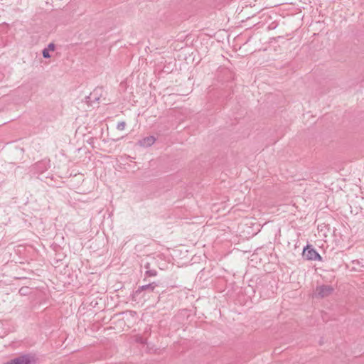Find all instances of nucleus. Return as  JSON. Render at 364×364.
I'll use <instances>...</instances> for the list:
<instances>
[{"instance_id":"obj_1","label":"nucleus","mask_w":364,"mask_h":364,"mask_svg":"<svg viewBox=\"0 0 364 364\" xmlns=\"http://www.w3.org/2000/svg\"><path fill=\"white\" fill-rule=\"evenodd\" d=\"M333 288L330 285H321L316 287L315 290L316 296L324 298L332 294Z\"/></svg>"},{"instance_id":"obj_2","label":"nucleus","mask_w":364,"mask_h":364,"mask_svg":"<svg viewBox=\"0 0 364 364\" xmlns=\"http://www.w3.org/2000/svg\"><path fill=\"white\" fill-rule=\"evenodd\" d=\"M303 257L308 260H318L322 259L321 255L313 248H310L309 246L304 249Z\"/></svg>"},{"instance_id":"obj_3","label":"nucleus","mask_w":364,"mask_h":364,"mask_svg":"<svg viewBox=\"0 0 364 364\" xmlns=\"http://www.w3.org/2000/svg\"><path fill=\"white\" fill-rule=\"evenodd\" d=\"M156 141V139L153 136H149L144 137L141 140H140L138 144L143 147H149L151 146Z\"/></svg>"},{"instance_id":"obj_4","label":"nucleus","mask_w":364,"mask_h":364,"mask_svg":"<svg viewBox=\"0 0 364 364\" xmlns=\"http://www.w3.org/2000/svg\"><path fill=\"white\" fill-rule=\"evenodd\" d=\"M55 48L54 43H49L47 46V59L50 58L51 55L49 54V51H53Z\"/></svg>"},{"instance_id":"obj_5","label":"nucleus","mask_w":364,"mask_h":364,"mask_svg":"<svg viewBox=\"0 0 364 364\" xmlns=\"http://www.w3.org/2000/svg\"><path fill=\"white\" fill-rule=\"evenodd\" d=\"M142 289H150L151 291H154L155 288V285L154 284H149L146 285H144L141 287Z\"/></svg>"},{"instance_id":"obj_6","label":"nucleus","mask_w":364,"mask_h":364,"mask_svg":"<svg viewBox=\"0 0 364 364\" xmlns=\"http://www.w3.org/2000/svg\"><path fill=\"white\" fill-rule=\"evenodd\" d=\"M146 275H147L149 277H154L156 275V271L154 269L147 270L146 272Z\"/></svg>"},{"instance_id":"obj_7","label":"nucleus","mask_w":364,"mask_h":364,"mask_svg":"<svg viewBox=\"0 0 364 364\" xmlns=\"http://www.w3.org/2000/svg\"><path fill=\"white\" fill-rule=\"evenodd\" d=\"M126 126V123L124 122H121L117 124V128L118 130H124Z\"/></svg>"},{"instance_id":"obj_8","label":"nucleus","mask_w":364,"mask_h":364,"mask_svg":"<svg viewBox=\"0 0 364 364\" xmlns=\"http://www.w3.org/2000/svg\"><path fill=\"white\" fill-rule=\"evenodd\" d=\"M26 290V288H21L19 291L21 294H24Z\"/></svg>"},{"instance_id":"obj_9","label":"nucleus","mask_w":364,"mask_h":364,"mask_svg":"<svg viewBox=\"0 0 364 364\" xmlns=\"http://www.w3.org/2000/svg\"><path fill=\"white\" fill-rule=\"evenodd\" d=\"M46 48L42 50V55L43 56V58H46Z\"/></svg>"}]
</instances>
